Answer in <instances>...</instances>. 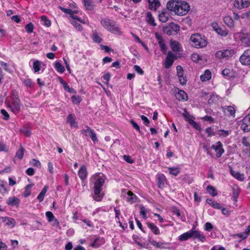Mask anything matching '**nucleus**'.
<instances>
[{
    "label": "nucleus",
    "mask_w": 250,
    "mask_h": 250,
    "mask_svg": "<svg viewBox=\"0 0 250 250\" xmlns=\"http://www.w3.org/2000/svg\"><path fill=\"white\" fill-rule=\"evenodd\" d=\"M167 9L178 16H184L188 13L190 6L187 2L182 1L171 0L167 2Z\"/></svg>",
    "instance_id": "f257e3e1"
},
{
    "label": "nucleus",
    "mask_w": 250,
    "mask_h": 250,
    "mask_svg": "<svg viewBox=\"0 0 250 250\" xmlns=\"http://www.w3.org/2000/svg\"><path fill=\"white\" fill-rule=\"evenodd\" d=\"M91 181L94 185V194L96 195H99L104 183V176L102 173L95 174L92 176Z\"/></svg>",
    "instance_id": "f03ea898"
},
{
    "label": "nucleus",
    "mask_w": 250,
    "mask_h": 250,
    "mask_svg": "<svg viewBox=\"0 0 250 250\" xmlns=\"http://www.w3.org/2000/svg\"><path fill=\"white\" fill-rule=\"evenodd\" d=\"M191 45L197 48H203L207 45V41L205 37L199 34H194L190 38Z\"/></svg>",
    "instance_id": "7ed1b4c3"
},
{
    "label": "nucleus",
    "mask_w": 250,
    "mask_h": 250,
    "mask_svg": "<svg viewBox=\"0 0 250 250\" xmlns=\"http://www.w3.org/2000/svg\"><path fill=\"white\" fill-rule=\"evenodd\" d=\"M65 4H68L69 7L68 8H63V13L69 15L72 19H76L80 22L85 23L84 21L82 20L80 18L74 15V14L77 13L78 11L76 8V4L74 2H68L67 3H65Z\"/></svg>",
    "instance_id": "20e7f679"
},
{
    "label": "nucleus",
    "mask_w": 250,
    "mask_h": 250,
    "mask_svg": "<svg viewBox=\"0 0 250 250\" xmlns=\"http://www.w3.org/2000/svg\"><path fill=\"white\" fill-rule=\"evenodd\" d=\"M102 26L110 32L116 33L119 31V28L116 26L115 22L108 19H103L101 21Z\"/></svg>",
    "instance_id": "39448f33"
},
{
    "label": "nucleus",
    "mask_w": 250,
    "mask_h": 250,
    "mask_svg": "<svg viewBox=\"0 0 250 250\" xmlns=\"http://www.w3.org/2000/svg\"><path fill=\"white\" fill-rule=\"evenodd\" d=\"M234 54V51L230 49L218 51L216 53L215 56L219 59H222L232 57Z\"/></svg>",
    "instance_id": "423d86ee"
},
{
    "label": "nucleus",
    "mask_w": 250,
    "mask_h": 250,
    "mask_svg": "<svg viewBox=\"0 0 250 250\" xmlns=\"http://www.w3.org/2000/svg\"><path fill=\"white\" fill-rule=\"evenodd\" d=\"M180 30L179 26L174 22H171L168 26L164 27V32L167 35H171L173 32L177 33Z\"/></svg>",
    "instance_id": "0eeeda50"
},
{
    "label": "nucleus",
    "mask_w": 250,
    "mask_h": 250,
    "mask_svg": "<svg viewBox=\"0 0 250 250\" xmlns=\"http://www.w3.org/2000/svg\"><path fill=\"white\" fill-rule=\"evenodd\" d=\"M86 129L81 130V134H83L86 137L90 136L94 142L97 141V138L95 131L88 126H86Z\"/></svg>",
    "instance_id": "6e6552de"
},
{
    "label": "nucleus",
    "mask_w": 250,
    "mask_h": 250,
    "mask_svg": "<svg viewBox=\"0 0 250 250\" xmlns=\"http://www.w3.org/2000/svg\"><path fill=\"white\" fill-rule=\"evenodd\" d=\"M239 61L243 65H250V49H247L244 51L240 56Z\"/></svg>",
    "instance_id": "1a4fd4ad"
},
{
    "label": "nucleus",
    "mask_w": 250,
    "mask_h": 250,
    "mask_svg": "<svg viewBox=\"0 0 250 250\" xmlns=\"http://www.w3.org/2000/svg\"><path fill=\"white\" fill-rule=\"evenodd\" d=\"M211 148L214 149L216 152V156L219 158L221 156L222 154L224 152V150L223 148V145L220 142H217L215 144L212 145L211 146Z\"/></svg>",
    "instance_id": "9d476101"
},
{
    "label": "nucleus",
    "mask_w": 250,
    "mask_h": 250,
    "mask_svg": "<svg viewBox=\"0 0 250 250\" xmlns=\"http://www.w3.org/2000/svg\"><path fill=\"white\" fill-rule=\"evenodd\" d=\"M241 128L245 132L250 131V113L243 119Z\"/></svg>",
    "instance_id": "9b49d317"
},
{
    "label": "nucleus",
    "mask_w": 250,
    "mask_h": 250,
    "mask_svg": "<svg viewBox=\"0 0 250 250\" xmlns=\"http://www.w3.org/2000/svg\"><path fill=\"white\" fill-rule=\"evenodd\" d=\"M175 57V55L171 52L168 53L164 62V66L166 68L168 69L171 67L174 61Z\"/></svg>",
    "instance_id": "f8f14e48"
},
{
    "label": "nucleus",
    "mask_w": 250,
    "mask_h": 250,
    "mask_svg": "<svg viewBox=\"0 0 250 250\" xmlns=\"http://www.w3.org/2000/svg\"><path fill=\"white\" fill-rule=\"evenodd\" d=\"M250 4V0H235L234 6L238 9H242L248 7Z\"/></svg>",
    "instance_id": "ddd939ff"
},
{
    "label": "nucleus",
    "mask_w": 250,
    "mask_h": 250,
    "mask_svg": "<svg viewBox=\"0 0 250 250\" xmlns=\"http://www.w3.org/2000/svg\"><path fill=\"white\" fill-rule=\"evenodd\" d=\"M45 215L48 221L51 224L52 226L55 227L59 226V223L58 221L55 218L54 215L51 211L46 212Z\"/></svg>",
    "instance_id": "4468645a"
},
{
    "label": "nucleus",
    "mask_w": 250,
    "mask_h": 250,
    "mask_svg": "<svg viewBox=\"0 0 250 250\" xmlns=\"http://www.w3.org/2000/svg\"><path fill=\"white\" fill-rule=\"evenodd\" d=\"M9 107L15 114H18L21 109L20 101H11L9 104Z\"/></svg>",
    "instance_id": "2eb2a0df"
},
{
    "label": "nucleus",
    "mask_w": 250,
    "mask_h": 250,
    "mask_svg": "<svg viewBox=\"0 0 250 250\" xmlns=\"http://www.w3.org/2000/svg\"><path fill=\"white\" fill-rule=\"evenodd\" d=\"M20 203V199L15 196L9 197L6 201L8 205L12 207H18Z\"/></svg>",
    "instance_id": "dca6fc26"
},
{
    "label": "nucleus",
    "mask_w": 250,
    "mask_h": 250,
    "mask_svg": "<svg viewBox=\"0 0 250 250\" xmlns=\"http://www.w3.org/2000/svg\"><path fill=\"white\" fill-rule=\"evenodd\" d=\"M42 62L39 60H35L33 62V70L34 73H40Z\"/></svg>",
    "instance_id": "f3484780"
},
{
    "label": "nucleus",
    "mask_w": 250,
    "mask_h": 250,
    "mask_svg": "<svg viewBox=\"0 0 250 250\" xmlns=\"http://www.w3.org/2000/svg\"><path fill=\"white\" fill-rule=\"evenodd\" d=\"M150 243L153 246L159 249H165L167 248L168 243L163 242H157L155 240L149 241Z\"/></svg>",
    "instance_id": "a211bd4d"
},
{
    "label": "nucleus",
    "mask_w": 250,
    "mask_h": 250,
    "mask_svg": "<svg viewBox=\"0 0 250 250\" xmlns=\"http://www.w3.org/2000/svg\"><path fill=\"white\" fill-rule=\"evenodd\" d=\"M148 8L151 10L156 11L160 6L159 0H148Z\"/></svg>",
    "instance_id": "6ab92c4d"
},
{
    "label": "nucleus",
    "mask_w": 250,
    "mask_h": 250,
    "mask_svg": "<svg viewBox=\"0 0 250 250\" xmlns=\"http://www.w3.org/2000/svg\"><path fill=\"white\" fill-rule=\"evenodd\" d=\"M192 237L196 238L202 242L205 241V237L199 231L192 229Z\"/></svg>",
    "instance_id": "aec40b11"
},
{
    "label": "nucleus",
    "mask_w": 250,
    "mask_h": 250,
    "mask_svg": "<svg viewBox=\"0 0 250 250\" xmlns=\"http://www.w3.org/2000/svg\"><path fill=\"white\" fill-rule=\"evenodd\" d=\"M176 98L179 101H186L188 99V95L187 93L184 90H179V91L176 93Z\"/></svg>",
    "instance_id": "412c9836"
},
{
    "label": "nucleus",
    "mask_w": 250,
    "mask_h": 250,
    "mask_svg": "<svg viewBox=\"0 0 250 250\" xmlns=\"http://www.w3.org/2000/svg\"><path fill=\"white\" fill-rule=\"evenodd\" d=\"M169 14L167 10H164L159 15V20L163 22H166L168 21Z\"/></svg>",
    "instance_id": "4be33fe9"
},
{
    "label": "nucleus",
    "mask_w": 250,
    "mask_h": 250,
    "mask_svg": "<svg viewBox=\"0 0 250 250\" xmlns=\"http://www.w3.org/2000/svg\"><path fill=\"white\" fill-rule=\"evenodd\" d=\"M87 173L85 166H82L78 171V175L82 180H84L87 177Z\"/></svg>",
    "instance_id": "5701e85b"
},
{
    "label": "nucleus",
    "mask_w": 250,
    "mask_h": 250,
    "mask_svg": "<svg viewBox=\"0 0 250 250\" xmlns=\"http://www.w3.org/2000/svg\"><path fill=\"white\" fill-rule=\"evenodd\" d=\"M230 173L233 177L240 181H243L245 178L243 174H241L238 171L230 169Z\"/></svg>",
    "instance_id": "b1692460"
},
{
    "label": "nucleus",
    "mask_w": 250,
    "mask_h": 250,
    "mask_svg": "<svg viewBox=\"0 0 250 250\" xmlns=\"http://www.w3.org/2000/svg\"><path fill=\"white\" fill-rule=\"evenodd\" d=\"M232 198L235 201H237V199L240 193V188L236 185H234L232 187Z\"/></svg>",
    "instance_id": "393cba45"
},
{
    "label": "nucleus",
    "mask_w": 250,
    "mask_h": 250,
    "mask_svg": "<svg viewBox=\"0 0 250 250\" xmlns=\"http://www.w3.org/2000/svg\"><path fill=\"white\" fill-rule=\"evenodd\" d=\"M85 9L91 11L94 9V4L93 0H83Z\"/></svg>",
    "instance_id": "a878e982"
},
{
    "label": "nucleus",
    "mask_w": 250,
    "mask_h": 250,
    "mask_svg": "<svg viewBox=\"0 0 250 250\" xmlns=\"http://www.w3.org/2000/svg\"><path fill=\"white\" fill-rule=\"evenodd\" d=\"M211 78V72L208 70H206L204 74L200 76V80L202 82H206L210 80Z\"/></svg>",
    "instance_id": "bb28decb"
},
{
    "label": "nucleus",
    "mask_w": 250,
    "mask_h": 250,
    "mask_svg": "<svg viewBox=\"0 0 250 250\" xmlns=\"http://www.w3.org/2000/svg\"><path fill=\"white\" fill-rule=\"evenodd\" d=\"M66 122L69 123L71 127H76L77 124L75 122V115L72 114H69L67 117Z\"/></svg>",
    "instance_id": "cd10ccee"
},
{
    "label": "nucleus",
    "mask_w": 250,
    "mask_h": 250,
    "mask_svg": "<svg viewBox=\"0 0 250 250\" xmlns=\"http://www.w3.org/2000/svg\"><path fill=\"white\" fill-rule=\"evenodd\" d=\"M224 113L229 116H234L235 110L231 106H228L223 108Z\"/></svg>",
    "instance_id": "c85d7f7f"
},
{
    "label": "nucleus",
    "mask_w": 250,
    "mask_h": 250,
    "mask_svg": "<svg viewBox=\"0 0 250 250\" xmlns=\"http://www.w3.org/2000/svg\"><path fill=\"white\" fill-rule=\"evenodd\" d=\"M191 237H192V229L180 235L179 236V240L182 241H186Z\"/></svg>",
    "instance_id": "c756f323"
},
{
    "label": "nucleus",
    "mask_w": 250,
    "mask_h": 250,
    "mask_svg": "<svg viewBox=\"0 0 250 250\" xmlns=\"http://www.w3.org/2000/svg\"><path fill=\"white\" fill-rule=\"evenodd\" d=\"M3 221L6 222V225L7 226H10L11 228H13L15 226L16 221L12 218L8 217H2Z\"/></svg>",
    "instance_id": "7c9ffc66"
},
{
    "label": "nucleus",
    "mask_w": 250,
    "mask_h": 250,
    "mask_svg": "<svg viewBox=\"0 0 250 250\" xmlns=\"http://www.w3.org/2000/svg\"><path fill=\"white\" fill-rule=\"evenodd\" d=\"M148 227L151 229L154 234L158 235L160 234V230L158 228L152 223H147Z\"/></svg>",
    "instance_id": "2f4dec72"
},
{
    "label": "nucleus",
    "mask_w": 250,
    "mask_h": 250,
    "mask_svg": "<svg viewBox=\"0 0 250 250\" xmlns=\"http://www.w3.org/2000/svg\"><path fill=\"white\" fill-rule=\"evenodd\" d=\"M224 22L229 27H233L234 25L233 20L230 16H225L224 18Z\"/></svg>",
    "instance_id": "473e14b6"
},
{
    "label": "nucleus",
    "mask_w": 250,
    "mask_h": 250,
    "mask_svg": "<svg viewBox=\"0 0 250 250\" xmlns=\"http://www.w3.org/2000/svg\"><path fill=\"white\" fill-rule=\"evenodd\" d=\"M127 201L133 203L135 202L136 196V195L131 191H128L127 192Z\"/></svg>",
    "instance_id": "72a5a7b5"
},
{
    "label": "nucleus",
    "mask_w": 250,
    "mask_h": 250,
    "mask_svg": "<svg viewBox=\"0 0 250 250\" xmlns=\"http://www.w3.org/2000/svg\"><path fill=\"white\" fill-rule=\"evenodd\" d=\"M48 187L47 186H45L41 190L38 196H37V199L39 200V202H42L44 197V195L47 190Z\"/></svg>",
    "instance_id": "f704fd0d"
},
{
    "label": "nucleus",
    "mask_w": 250,
    "mask_h": 250,
    "mask_svg": "<svg viewBox=\"0 0 250 250\" xmlns=\"http://www.w3.org/2000/svg\"><path fill=\"white\" fill-rule=\"evenodd\" d=\"M146 20L149 24L154 26L156 25L154 18L152 17V15L150 12H147Z\"/></svg>",
    "instance_id": "c9c22d12"
},
{
    "label": "nucleus",
    "mask_w": 250,
    "mask_h": 250,
    "mask_svg": "<svg viewBox=\"0 0 250 250\" xmlns=\"http://www.w3.org/2000/svg\"><path fill=\"white\" fill-rule=\"evenodd\" d=\"M170 47L171 49L174 52L180 51V44L177 41H171L170 42Z\"/></svg>",
    "instance_id": "e433bc0d"
},
{
    "label": "nucleus",
    "mask_w": 250,
    "mask_h": 250,
    "mask_svg": "<svg viewBox=\"0 0 250 250\" xmlns=\"http://www.w3.org/2000/svg\"><path fill=\"white\" fill-rule=\"evenodd\" d=\"M166 178L164 175H159L158 177V186L159 188H162L165 186Z\"/></svg>",
    "instance_id": "4c0bfd02"
},
{
    "label": "nucleus",
    "mask_w": 250,
    "mask_h": 250,
    "mask_svg": "<svg viewBox=\"0 0 250 250\" xmlns=\"http://www.w3.org/2000/svg\"><path fill=\"white\" fill-rule=\"evenodd\" d=\"M172 211L174 214L176 215L178 217H180L181 220L184 222L186 221V218L184 215H181L179 209L176 207H172Z\"/></svg>",
    "instance_id": "58836bf2"
},
{
    "label": "nucleus",
    "mask_w": 250,
    "mask_h": 250,
    "mask_svg": "<svg viewBox=\"0 0 250 250\" xmlns=\"http://www.w3.org/2000/svg\"><path fill=\"white\" fill-rule=\"evenodd\" d=\"M21 81L23 84L27 88H31L34 84V83L30 79H22Z\"/></svg>",
    "instance_id": "ea45409f"
},
{
    "label": "nucleus",
    "mask_w": 250,
    "mask_h": 250,
    "mask_svg": "<svg viewBox=\"0 0 250 250\" xmlns=\"http://www.w3.org/2000/svg\"><path fill=\"white\" fill-rule=\"evenodd\" d=\"M24 149L21 146L19 149L17 150L16 153V157L20 160H21L23 157Z\"/></svg>",
    "instance_id": "a19ab883"
},
{
    "label": "nucleus",
    "mask_w": 250,
    "mask_h": 250,
    "mask_svg": "<svg viewBox=\"0 0 250 250\" xmlns=\"http://www.w3.org/2000/svg\"><path fill=\"white\" fill-rule=\"evenodd\" d=\"M11 101H20L18 92L16 90H12L11 94Z\"/></svg>",
    "instance_id": "79ce46f5"
},
{
    "label": "nucleus",
    "mask_w": 250,
    "mask_h": 250,
    "mask_svg": "<svg viewBox=\"0 0 250 250\" xmlns=\"http://www.w3.org/2000/svg\"><path fill=\"white\" fill-rule=\"evenodd\" d=\"M7 186L6 182L0 179V193L3 194L7 191L6 187Z\"/></svg>",
    "instance_id": "37998d69"
},
{
    "label": "nucleus",
    "mask_w": 250,
    "mask_h": 250,
    "mask_svg": "<svg viewBox=\"0 0 250 250\" xmlns=\"http://www.w3.org/2000/svg\"><path fill=\"white\" fill-rule=\"evenodd\" d=\"M230 133V130H225L221 129L218 131L217 134L221 137L225 138L228 136Z\"/></svg>",
    "instance_id": "c03bdc74"
},
{
    "label": "nucleus",
    "mask_w": 250,
    "mask_h": 250,
    "mask_svg": "<svg viewBox=\"0 0 250 250\" xmlns=\"http://www.w3.org/2000/svg\"><path fill=\"white\" fill-rule=\"evenodd\" d=\"M63 89L71 94H76V91L72 87H70L66 83L63 82Z\"/></svg>",
    "instance_id": "a18cd8bd"
},
{
    "label": "nucleus",
    "mask_w": 250,
    "mask_h": 250,
    "mask_svg": "<svg viewBox=\"0 0 250 250\" xmlns=\"http://www.w3.org/2000/svg\"><path fill=\"white\" fill-rule=\"evenodd\" d=\"M168 169L169 171V173L175 176H177L180 172V168L179 167H169Z\"/></svg>",
    "instance_id": "49530a36"
},
{
    "label": "nucleus",
    "mask_w": 250,
    "mask_h": 250,
    "mask_svg": "<svg viewBox=\"0 0 250 250\" xmlns=\"http://www.w3.org/2000/svg\"><path fill=\"white\" fill-rule=\"evenodd\" d=\"M21 131L27 137H29L31 133L30 129L26 126H23L21 129Z\"/></svg>",
    "instance_id": "de8ad7c7"
},
{
    "label": "nucleus",
    "mask_w": 250,
    "mask_h": 250,
    "mask_svg": "<svg viewBox=\"0 0 250 250\" xmlns=\"http://www.w3.org/2000/svg\"><path fill=\"white\" fill-rule=\"evenodd\" d=\"M55 69L59 73H62V65L59 61H56L54 65Z\"/></svg>",
    "instance_id": "09e8293b"
},
{
    "label": "nucleus",
    "mask_w": 250,
    "mask_h": 250,
    "mask_svg": "<svg viewBox=\"0 0 250 250\" xmlns=\"http://www.w3.org/2000/svg\"><path fill=\"white\" fill-rule=\"evenodd\" d=\"M92 39L94 42L97 43H100L102 41V38L98 35L96 31L93 33Z\"/></svg>",
    "instance_id": "8fccbe9b"
},
{
    "label": "nucleus",
    "mask_w": 250,
    "mask_h": 250,
    "mask_svg": "<svg viewBox=\"0 0 250 250\" xmlns=\"http://www.w3.org/2000/svg\"><path fill=\"white\" fill-rule=\"evenodd\" d=\"M207 189L208 192L213 196H215L217 195V192L215 188L212 186H208L207 188Z\"/></svg>",
    "instance_id": "3c124183"
},
{
    "label": "nucleus",
    "mask_w": 250,
    "mask_h": 250,
    "mask_svg": "<svg viewBox=\"0 0 250 250\" xmlns=\"http://www.w3.org/2000/svg\"><path fill=\"white\" fill-rule=\"evenodd\" d=\"M32 185H27L25 188V190L23 192V195L25 197H28L31 193V191L30 189L31 188Z\"/></svg>",
    "instance_id": "603ef678"
},
{
    "label": "nucleus",
    "mask_w": 250,
    "mask_h": 250,
    "mask_svg": "<svg viewBox=\"0 0 250 250\" xmlns=\"http://www.w3.org/2000/svg\"><path fill=\"white\" fill-rule=\"evenodd\" d=\"M72 102L74 104H78L82 101L81 97L79 96L73 95L71 97Z\"/></svg>",
    "instance_id": "864d4df0"
},
{
    "label": "nucleus",
    "mask_w": 250,
    "mask_h": 250,
    "mask_svg": "<svg viewBox=\"0 0 250 250\" xmlns=\"http://www.w3.org/2000/svg\"><path fill=\"white\" fill-rule=\"evenodd\" d=\"M207 202H208V204H210L214 208H220L221 206L220 204L217 202H215L214 201H212L211 199H207Z\"/></svg>",
    "instance_id": "5fc2aeb1"
},
{
    "label": "nucleus",
    "mask_w": 250,
    "mask_h": 250,
    "mask_svg": "<svg viewBox=\"0 0 250 250\" xmlns=\"http://www.w3.org/2000/svg\"><path fill=\"white\" fill-rule=\"evenodd\" d=\"M41 21L43 22V24L46 27H49L51 25L50 21L49 20L46 16H42Z\"/></svg>",
    "instance_id": "6e6d98bb"
},
{
    "label": "nucleus",
    "mask_w": 250,
    "mask_h": 250,
    "mask_svg": "<svg viewBox=\"0 0 250 250\" xmlns=\"http://www.w3.org/2000/svg\"><path fill=\"white\" fill-rule=\"evenodd\" d=\"M233 238H236L237 237L241 238V239H246L248 237V235L247 232H243L237 234H235L232 235Z\"/></svg>",
    "instance_id": "4d7b16f0"
},
{
    "label": "nucleus",
    "mask_w": 250,
    "mask_h": 250,
    "mask_svg": "<svg viewBox=\"0 0 250 250\" xmlns=\"http://www.w3.org/2000/svg\"><path fill=\"white\" fill-rule=\"evenodd\" d=\"M72 20H71V24L77 29L78 31H82L83 29L82 26L78 22L74 21L73 19Z\"/></svg>",
    "instance_id": "13d9d810"
},
{
    "label": "nucleus",
    "mask_w": 250,
    "mask_h": 250,
    "mask_svg": "<svg viewBox=\"0 0 250 250\" xmlns=\"http://www.w3.org/2000/svg\"><path fill=\"white\" fill-rule=\"evenodd\" d=\"M177 74L178 78L180 77L184 76V70L182 67L180 65H178L176 67Z\"/></svg>",
    "instance_id": "bf43d9fd"
},
{
    "label": "nucleus",
    "mask_w": 250,
    "mask_h": 250,
    "mask_svg": "<svg viewBox=\"0 0 250 250\" xmlns=\"http://www.w3.org/2000/svg\"><path fill=\"white\" fill-rule=\"evenodd\" d=\"M25 28L26 31L28 33H31L32 32H33L34 25H33V23H32L31 22H30L25 26Z\"/></svg>",
    "instance_id": "052dcab7"
},
{
    "label": "nucleus",
    "mask_w": 250,
    "mask_h": 250,
    "mask_svg": "<svg viewBox=\"0 0 250 250\" xmlns=\"http://www.w3.org/2000/svg\"><path fill=\"white\" fill-rule=\"evenodd\" d=\"M216 32L218 34L222 36H226L228 34V32L226 30H224L220 27H219Z\"/></svg>",
    "instance_id": "680f3d73"
},
{
    "label": "nucleus",
    "mask_w": 250,
    "mask_h": 250,
    "mask_svg": "<svg viewBox=\"0 0 250 250\" xmlns=\"http://www.w3.org/2000/svg\"><path fill=\"white\" fill-rule=\"evenodd\" d=\"M161 51L163 53V54H166L167 52V47L165 44L164 41L158 43Z\"/></svg>",
    "instance_id": "e2e57ef3"
},
{
    "label": "nucleus",
    "mask_w": 250,
    "mask_h": 250,
    "mask_svg": "<svg viewBox=\"0 0 250 250\" xmlns=\"http://www.w3.org/2000/svg\"><path fill=\"white\" fill-rule=\"evenodd\" d=\"M0 113L3 116V119L5 120H8L9 119V115L8 112L4 109H1Z\"/></svg>",
    "instance_id": "0e129e2a"
},
{
    "label": "nucleus",
    "mask_w": 250,
    "mask_h": 250,
    "mask_svg": "<svg viewBox=\"0 0 250 250\" xmlns=\"http://www.w3.org/2000/svg\"><path fill=\"white\" fill-rule=\"evenodd\" d=\"M222 73L224 76L231 77L232 71L229 69H225L222 71Z\"/></svg>",
    "instance_id": "69168bd1"
},
{
    "label": "nucleus",
    "mask_w": 250,
    "mask_h": 250,
    "mask_svg": "<svg viewBox=\"0 0 250 250\" xmlns=\"http://www.w3.org/2000/svg\"><path fill=\"white\" fill-rule=\"evenodd\" d=\"M30 163L31 164L34 166H36L38 167H41V163L39 160L32 159Z\"/></svg>",
    "instance_id": "338daca9"
},
{
    "label": "nucleus",
    "mask_w": 250,
    "mask_h": 250,
    "mask_svg": "<svg viewBox=\"0 0 250 250\" xmlns=\"http://www.w3.org/2000/svg\"><path fill=\"white\" fill-rule=\"evenodd\" d=\"M179 81L181 84L182 85H185L187 82L186 76H183L179 78Z\"/></svg>",
    "instance_id": "774afa93"
}]
</instances>
